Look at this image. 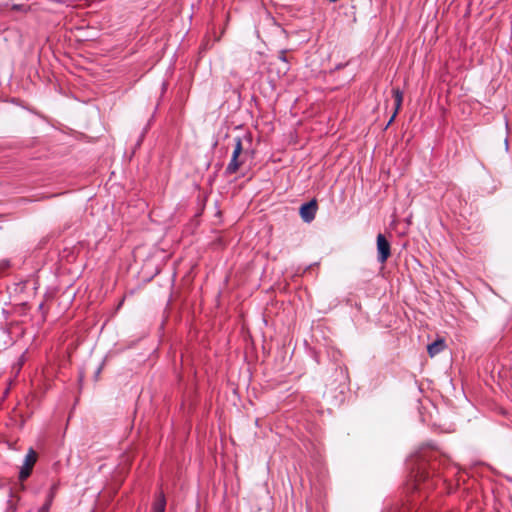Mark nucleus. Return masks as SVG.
Returning <instances> with one entry per match:
<instances>
[{
    "instance_id": "nucleus-1",
    "label": "nucleus",
    "mask_w": 512,
    "mask_h": 512,
    "mask_svg": "<svg viewBox=\"0 0 512 512\" xmlns=\"http://www.w3.org/2000/svg\"><path fill=\"white\" fill-rule=\"evenodd\" d=\"M414 480L410 484L414 490L422 491L426 489L432 488L435 484L432 479H430L429 472L426 470L425 464L419 465L417 470L414 472Z\"/></svg>"
},
{
    "instance_id": "nucleus-2",
    "label": "nucleus",
    "mask_w": 512,
    "mask_h": 512,
    "mask_svg": "<svg viewBox=\"0 0 512 512\" xmlns=\"http://www.w3.org/2000/svg\"><path fill=\"white\" fill-rule=\"evenodd\" d=\"M234 142L235 145L234 150L232 152L231 160L228 163L225 170L226 174L228 175L235 174L243 164V161L240 159V155L242 154L243 151L242 140L240 137H236L234 139Z\"/></svg>"
},
{
    "instance_id": "nucleus-3",
    "label": "nucleus",
    "mask_w": 512,
    "mask_h": 512,
    "mask_svg": "<svg viewBox=\"0 0 512 512\" xmlns=\"http://www.w3.org/2000/svg\"><path fill=\"white\" fill-rule=\"evenodd\" d=\"M37 461V454L33 448H30L24 458L23 464L19 471V479L21 481L26 480L33 470V467Z\"/></svg>"
},
{
    "instance_id": "nucleus-4",
    "label": "nucleus",
    "mask_w": 512,
    "mask_h": 512,
    "mask_svg": "<svg viewBox=\"0 0 512 512\" xmlns=\"http://www.w3.org/2000/svg\"><path fill=\"white\" fill-rule=\"evenodd\" d=\"M391 255V246L386 237L379 233L377 235V260L381 264L385 263Z\"/></svg>"
},
{
    "instance_id": "nucleus-5",
    "label": "nucleus",
    "mask_w": 512,
    "mask_h": 512,
    "mask_svg": "<svg viewBox=\"0 0 512 512\" xmlns=\"http://www.w3.org/2000/svg\"><path fill=\"white\" fill-rule=\"evenodd\" d=\"M317 208L318 206L315 199L307 203H304L300 207V216L302 220L306 223H310L311 221H313L317 212Z\"/></svg>"
},
{
    "instance_id": "nucleus-6",
    "label": "nucleus",
    "mask_w": 512,
    "mask_h": 512,
    "mask_svg": "<svg viewBox=\"0 0 512 512\" xmlns=\"http://www.w3.org/2000/svg\"><path fill=\"white\" fill-rule=\"evenodd\" d=\"M392 95H393L394 102H395V109H394V113L391 116L387 125H390L393 122V120L395 119L397 113L399 112V110L402 106V102H403V92L399 88H394L392 90Z\"/></svg>"
},
{
    "instance_id": "nucleus-7",
    "label": "nucleus",
    "mask_w": 512,
    "mask_h": 512,
    "mask_svg": "<svg viewBox=\"0 0 512 512\" xmlns=\"http://www.w3.org/2000/svg\"><path fill=\"white\" fill-rule=\"evenodd\" d=\"M166 510V498L163 492H159L155 496V500L152 504L151 512H165Z\"/></svg>"
},
{
    "instance_id": "nucleus-8",
    "label": "nucleus",
    "mask_w": 512,
    "mask_h": 512,
    "mask_svg": "<svg viewBox=\"0 0 512 512\" xmlns=\"http://www.w3.org/2000/svg\"><path fill=\"white\" fill-rule=\"evenodd\" d=\"M445 348V341L443 339H437L433 343L429 344L427 347L428 354L431 357L439 354Z\"/></svg>"
},
{
    "instance_id": "nucleus-9",
    "label": "nucleus",
    "mask_w": 512,
    "mask_h": 512,
    "mask_svg": "<svg viewBox=\"0 0 512 512\" xmlns=\"http://www.w3.org/2000/svg\"><path fill=\"white\" fill-rule=\"evenodd\" d=\"M51 505L52 503L46 500L45 503L38 509V512H49Z\"/></svg>"
},
{
    "instance_id": "nucleus-10",
    "label": "nucleus",
    "mask_w": 512,
    "mask_h": 512,
    "mask_svg": "<svg viewBox=\"0 0 512 512\" xmlns=\"http://www.w3.org/2000/svg\"><path fill=\"white\" fill-rule=\"evenodd\" d=\"M279 59L283 62L284 64V71H287L288 70V63H287V60H286V57L284 55V53L282 52L279 56Z\"/></svg>"
},
{
    "instance_id": "nucleus-11",
    "label": "nucleus",
    "mask_w": 512,
    "mask_h": 512,
    "mask_svg": "<svg viewBox=\"0 0 512 512\" xmlns=\"http://www.w3.org/2000/svg\"><path fill=\"white\" fill-rule=\"evenodd\" d=\"M54 496H55L54 492H49V493H48V495H47L46 500H47L48 502L52 503V502H53V499H54Z\"/></svg>"
},
{
    "instance_id": "nucleus-12",
    "label": "nucleus",
    "mask_w": 512,
    "mask_h": 512,
    "mask_svg": "<svg viewBox=\"0 0 512 512\" xmlns=\"http://www.w3.org/2000/svg\"><path fill=\"white\" fill-rule=\"evenodd\" d=\"M56 490H57V486L56 485H53L50 489L49 492H54V494L56 493Z\"/></svg>"
},
{
    "instance_id": "nucleus-13",
    "label": "nucleus",
    "mask_w": 512,
    "mask_h": 512,
    "mask_svg": "<svg viewBox=\"0 0 512 512\" xmlns=\"http://www.w3.org/2000/svg\"><path fill=\"white\" fill-rule=\"evenodd\" d=\"M22 8H24L23 5H14L13 6V9H22Z\"/></svg>"
},
{
    "instance_id": "nucleus-14",
    "label": "nucleus",
    "mask_w": 512,
    "mask_h": 512,
    "mask_svg": "<svg viewBox=\"0 0 512 512\" xmlns=\"http://www.w3.org/2000/svg\"><path fill=\"white\" fill-rule=\"evenodd\" d=\"M508 146H509V144H508V138H505V148H506V150H508Z\"/></svg>"
}]
</instances>
